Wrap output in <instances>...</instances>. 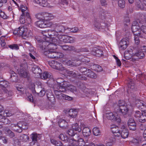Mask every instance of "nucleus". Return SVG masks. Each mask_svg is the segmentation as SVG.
Segmentation results:
<instances>
[{
  "label": "nucleus",
  "instance_id": "9d476101",
  "mask_svg": "<svg viewBox=\"0 0 146 146\" xmlns=\"http://www.w3.org/2000/svg\"><path fill=\"white\" fill-rule=\"evenodd\" d=\"M56 85L54 86V92L56 96V97L58 96L61 92H64L66 91V89L64 87L58 86L56 87Z\"/></svg>",
  "mask_w": 146,
  "mask_h": 146
},
{
  "label": "nucleus",
  "instance_id": "423d86ee",
  "mask_svg": "<svg viewBox=\"0 0 146 146\" xmlns=\"http://www.w3.org/2000/svg\"><path fill=\"white\" fill-rule=\"evenodd\" d=\"M50 27L56 30L57 33H65L66 31V27L62 25H60L57 23H50Z\"/></svg>",
  "mask_w": 146,
  "mask_h": 146
},
{
  "label": "nucleus",
  "instance_id": "5701e85b",
  "mask_svg": "<svg viewBox=\"0 0 146 146\" xmlns=\"http://www.w3.org/2000/svg\"><path fill=\"white\" fill-rule=\"evenodd\" d=\"M79 62L77 60H68L66 62V64L68 66H79L80 63H79Z\"/></svg>",
  "mask_w": 146,
  "mask_h": 146
},
{
  "label": "nucleus",
  "instance_id": "de8ad7c7",
  "mask_svg": "<svg viewBox=\"0 0 146 146\" xmlns=\"http://www.w3.org/2000/svg\"><path fill=\"white\" fill-rule=\"evenodd\" d=\"M72 129L75 131H77L80 132L81 131L82 129L80 127L77 123L73 124L72 126Z\"/></svg>",
  "mask_w": 146,
  "mask_h": 146
},
{
  "label": "nucleus",
  "instance_id": "7c9ffc66",
  "mask_svg": "<svg viewBox=\"0 0 146 146\" xmlns=\"http://www.w3.org/2000/svg\"><path fill=\"white\" fill-rule=\"evenodd\" d=\"M68 124V123L63 119H60L58 121V125L60 127L66 128Z\"/></svg>",
  "mask_w": 146,
  "mask_h": 146
},
{
  "label": "nucleus",
  "instance_id": "052dcab7",
  "mask_svg": "<svg viewBox=\"0 0 146 146\" xmlns=\"http://www.w3.org/2000/svg\"><path fill=\"white\" fill-rule=\"evenodd\" d=\"M9 47L12 49L18 50L19 49V47L17 44H13L12 45H9Z\"/></svg>",
  "mask_w": 146,
  "mask_h": 146
},
{
  "label": "nucleus",
  "instance_id": "8fccbe9b",
  "mask_svg": "<svg viewBox=\"0 0 146 146\" xmlns=\"http://www.w3.org/2000/svg\"><path fill=\"white\" fill-rule=\"evenodd\" d=\"M118 5L121 8L124 7L125 5V0H118Z\"/></svg>",
  "mask_w": 146,
  "mask_h": 146
},
{
  "label": "nucleus",
  "instance_id": "0eeeda50",
  "mask_svg": "<svg viewBox=\"0 0 146 146\" xmlns=\"http://www.w3.org/2000/svg\"><path fill=\"white\" fill-rule=\"evenodd\" d=\"M66 74L68 75L72 76L73 78H77L82 80H86V78L85 77L81 76L80 74H79L76 71H70L66 70L65 71Z\"/></svg>",
  "mask_w": 146,
  "mask_h": 146
},
{
  "label": "nucleus",
  "instance_id": "c03bdc74",
  "mask_svg": "<svg viewBox=\"0 0 146 146\" xmlns=\"http://www.w3.org/2000/svg\"><path fill=\"white\" fill-rule=\"evenodd\" d=\"M51 142L53 144L56 146H62V143L60 141H57L55 139H51Z\"/></svg>",
  "mask_w": 146,
  "mask_h": 146
},
{
  "label": "nucleus",
  "instance_id": "f8f14e48",
  "mask_svg": "<svg viewBox=\"0 0 146 146\" xmlns=\"http://www.w3.org/2000/svg\"><path fill=\"white\" fill-rule=\"evenodd\" d=\"M3 130L4 133L10 138H12L15 137V135L14 133L8 127H3Z\"/></svg>",
  "mask_w": 146,
  "mask_h": 146
},
{
  "label": "nucleus",
  "instance_id": "a18cd8bd",
  "mask_svg": "<svg viewBox=\"0 0 146 146\" xmlns=\"http://www.w3.org/2000/svg\"><path fill=\"white\" fill-rule=\"evenodd\" d=\"M9 85V83L8 82L5 80H4L0 81V86L1 87L6 89Z\"/></svg>",
  "mask_w": 146,
  "mask_h": 146
},
{
  "label": "nucleus",
  "instance_id": "774afa93",
  "mask_svg": "<svg viewBox=\"0 0 146 146\" xmlns=\"http://www.w3.org/2000/svg\"><path fill=\"white\" fill-rule=\"evenodd\" d=\"M141 31L143 33L146 34V25H143L141 28Z\"/></svg>",
  "mask_w": 146,
  "mask_h": 146
},
{
  "label": "nucleus",
  "instance_id": "09e8293b",
  "mask_svg": "<svg viewBox=\"0 0 146 146\" xmlns=\"http://www.w3.org/2000/svg\"><path fill=\"white\" fill-rule=\"evenodd\" d=\"M94 134L96 136H98L100 134V131L98 128L95 127L93 129Z\"/></svg>",
  "mask_w": 146,
  "mask_h": 146
},
{
  "label": "nucleus",
  "instance_id": "bb28decb",
  "mask_svg": "<svg viewBox=\"0 0 146 146\" xmlns=\"http://www.w3.org/2000/svg\"><path fill=\"white\" fill-rule=\"evenodd\" d=\"M82 133L83 134L84 137H88L90 135L91 131L89 128L86 127L83 129Z\"/></svg>",
  "mask_w": 146,
  "mask_h": 146
},
{
  "label": "nucleus",
  "instance_id": "a19ab883",
  "mask_svg": "<svg viewBox=\"0 0 146 146\" xmlns=\"http://www.w3.org/2000/svg\"><path fill=\"white\" fill-rule=\"evenodd\" d=\"M27 18L25 16V15H23L22 14L20 17V18L19 19V21L20 23L21 24H23L25 23H27L30 24L31 22L28 23H27Z\"/></svg>",
  "mask_w": 146,
  "mask_h": 146
},
{
  "label": "nucleus",
  "instance_id": "603ef678",
  "mask_svg": "<svg viewBox=\"0 0 146 146\" xmlns=\"http://www.w3.org/2000/svg\"><path fill=\"white\" fill-rule=\"evenodd\" d=\"M75 144L76 145H78L79 146H84L85 145V143L83 139L81 138L78 141H77V142Z\"/></svg>",
  "mask_w": 146,
  "mask_h": 146
},
{
  "label": "nucleus",
  "instance_id": "6e6d98bb",
  "mask_svg": "<svg viewBox=\"0 0 146 146\" xmlns=\"http://www.w3.org/2000/svg\"><path fill=\"white\" fill-rule=\"evenodd\" d=\"M43 12L39 13L35 15L36 17L38 19L43 20Z\"/></svg>",
  "mask_w": 146,
  "mask_h": 146
},
{
  "label": "nucleus",
  "instance_id": "e2e57ef3",
  "mask_svg": "<svg viewBox=\"0 0 146 146\" xmlns=\"http://www.w3.org/2000/svg\"><path fill=\"white\" fill-rule=\"evenodd\" d=\"M29 146H39L38 142L31 141L29 143Z\"/></svg>",
  "mask_w": 146,
  "mask_h": 146
},
{
  "label": "nucleus",
  "instance_id": "393cba45",
  "mask_svg": "<svg viewBox=\"0 0 146 146\" xmlns=\"http://www.w3.org/2000/svg\"><path fill=\"white\" fill-rule=\"evenodd\" d=\"M51 30H48L47 31H42L41 32V33L42 35V36H42V37L44 39V41H46V40L45 39H46V38L49 37L48 36V35L49 36H52V34H50L49 33L51 32Z\"/></svg>",
  "mask_w": 146,
  "mask_h": 146
},
{
  "label": "nucleus",
  "instance_id": "58836bf2",
  "mask_svg": "<svg viewBox=\"0 0 146 146\" xmlns=\"http://www.w3.org/2000/svg\"><path fill=\"white\" fill-rule=\"evenodd\" d=\"M134 35V40L135 41V43L137 45L139 44L140 41L139 39V36L140 37L143 38L145 37L144 35L141 34L140 35Z\"/></svg>",
  "mask_w": 146,
  "mask_h": 146
},
{
  "label": "nucleus",
  "instance_id": "49530a36",
  "mask_svg": "<svg viewBox=\"0 0 146 146\" xmlns=\"http://www.w3.org/2000/svg\"><path fill=\"white\" fill-rule=\"evenodd\" d=\"M60 139L66 142H69V140L70 139H68L67 136L64 135L63 134H61L59 136Z\"/></svg>",
  "mask_w": 146,
  "mask_h": 146
},
{
  "label": "nucleus",
  "instance_id": "f704fd0d",
  "mask_svg": "<svg viewBox=\"0 0 146 146\" xmlns=\"http://www.w3.org/2000/svg\"><path fill=\"white\" fill-rule=\"evenodd\" d=\"M39 135H38L36 133H33L31 134L30 135L31 139H32V141L38 142L37 141L38 139H40L38 136Z\"/></svg>",
  "mask_w": 146,
  "mask_h": 146
},
{
  "label": "nucleus",
  "instance_id": "69168bd1",
  "mask_svg": "<svg viewBox=\"0 0 146 146\" xmlns=\"http://www.w3.org/2000/svg\"><path fill=\"white\" fill-rule=\"evenodd\" d=\"M64 96H65V94H64L63 93H61L60 94H59V95L57 96L56 98L59 100H60L62 99H64Z\"/></svg>",
  "mask_w": 146,
  "mask_h": 146
},
{
  "label": "nucleus",
  "instance_id": "dca6fc26",
  "mask_svg": "<svg viewBox=\"0 0 146 146\" xmlns=\"http://www.w3.org/2000/svg\"><path fill=\"white\" fill-rule=\"evenodd\" d=\"M26 66L25 64H23L20 65V70L19 72V74L20 75L24 78H26L27 77V72L26 69L24 68Z\"/></svg>",
  "mask_w": 146,
  "mask_h": 146
},
{
  "label": "nucleus",
  "instance_id": "aec40b11",
  "mask_svg": "<svg viewBox=\"0 0 146 146\" xmlns=\"http://www.w3.org/2000/svg\"><path fill=\"white\" fill-rule=\"evenodd\" d=\"M115 110L119 113H121L124 115L127 114L129 109L126 106H124L121 107L120 108L116 109Z\"/></svg>",
  "mask_w": 146,
  "mask_h": 146
},
{
  "label": "nucleus",
  "instance_id": "9b49d317",
  "mask_svg": "<svg viewBox=\"0 0 146 146\" xmlns=\"http://www.w3.org/2000/svg\"><path fill=\"white\" fill-rule=\"evenodd\" d=\"M17 127H19V129L17 127L15 129V131L18 133H21L23 129H27L28 128V125L27 123L24 122H20L18 123Z\"/></svg>",
  "mask_w": 146,
  "mask_h": 146
},
{
  "label": "nucleus",
  "instance_id": "c756f323",
  "mask_svg": "<svg viewBox=\"0 0 146 146\" xmlns=\"http://www.w3.org/2000/svg\"><path fill=\"white\" fill-rule=\"evenodd\" d=\"M120 135L121 137L125 139L127 138L129 135V132L128 130L124 128L121 131V133H120Z\"/></svg>",
  "mask_w": 146,
  "mask_h": 146
},
{
  "label": "nucleus",
  "instance_id": "0e129e2a",
  "mask_svg": "<svg viewBox=\"0 0 146 146\" xmlns=\"http://www.w3.org/2000/svg\"><path fill=\"white\" fill-rule=\"evenodd\" d=\"M114 56L116 60L117 65L118 66H120L121 65V63L120 60L115 56Z\"/></svg>",
  "mask_w": 146,
  "mask_h": 146
},
{
  "label": "nucleus",
  "instance_id": "20e7f679",
  "mask_svg": "<svg viewBox=\"0 0 146 146\" xmlns=\"http://www.w3.org/2000/svg\"><path fill=\"white\" fill-rule=\"evenodd\" d=\"M144 52H146V46H143L141 47V50H137L133 55L132 59H141L145 56Z\"/></svg>",
  "mask_w": 146,
  "mask_h": 146
},
{
  "label": "nucleus",
  "instance_id": "4c0bfd02",
  "mask_svg": "<svg viewBox=\"0 0 146 146\" xmlns=\"http://www.w3.org/2000/svg\"><path fill=\"white\" fill-rule=\"evenodd\" d=\"M48 100L54 103L55 101V98L51 92H49L46 94Z\"/></svg>",
  "mask_w": 146,
  "mask_h": 146
},
{
  "label": "nucleus",
  "instance_id": "6e6552de",
  "mask_svg": "<svg viewBox=\"0 0 146 146\" xmlns=\"http://www.w3.org/2000/svg\"><path fill=\"white\" fill-rule=\"evenodd\" d=\"M21 8L22 12V14L23 15H25L27 18V21L28 23L31 22V19L30 14L28 12L27 7L25 5H22L21 6Z\"/></svg>",
  "mask_w": 146,
  "mask_h": 146
},
{
  "label": "nucleus",
  "instance_id": "864d4df0",
  "mask_svg": "<svg viewBox=\"0 0 146 146\" xmlns=\"http://www.w3.org/2000/svg\"><path fill=\"white\" fill-rule=\"evenodd\" d=\"M67 88H68V89L71 92H76L77 91L76 87L72 85H70L69 86H68L67 85Z\"/></svg>",
  "mask_w": 146,
  "mask_h": 146
},
{
  "label": "nucleus",
  "instance_id": "79ce46f5",
  "mask_svg": "<svg viewBox=\"0 0 146 146\" xmlns=\"http://www.w3.org/2000/svg\"><path fill=\"white\" fill-rule=\"evenodd\" d=\"M92 66V69L97 72H101L102 70V68L101 66L97 64H93Z\"/></svg>",
  "mask_w": 146,
  "mask_h": 146
},
{
  "label": "nucleus",
  "instance_id": "b1692460",
  "mask_svg": "<svg viewBox=\"0 0 146 146\" xmlns=\"http://www.w3.org/2000/svg\"><path fill=\"white\" fill-rule=\"evenodd\" d=\"M136 5L137 7L141 10H143L145 6V3L141 2L140 0H136Z\"/></svg>",
  "mask_w": 146,
  "mask_h": 146
},
{
  "label": "nucleus",
  "instance_id": "4468645a",
  "mask_svg": "<svg viewBox=\"0 0 146 146\" xmlns=\"http://www.w3.org/2000/svg\"><path fill=\"white\" fill-rule=\"evenodd\" d=\"M51 22H49L47 23H44L43 21H36L35 24L36 25L40 28H46V27H50L51 24L50 23Z\"/></svg>",
  "mask_w": 146,
  "mask_h": 146
},
{
  "label": "nucleus",
  "instance_id": "cd10ccee",
  "mask_svg": "<svg viewBox=\"0 0 146 146\" xmlns=\"http://www.w3.org/2000/svg\"><path fill=\"white\" fill-rule=\"evenodd\" d=\"M32 70L34 74H39L40 75L41 73L42 70L39 67L36 65H34L32 68Z\"/></svg>",
  "mask_w": 146,
  "mask_h": 146
},
{
  "label": "nucleus",
  "instance_id": "f03ea898",
  "mask_svg": "<svg viewBox=\"0 0 146 146\" xmlns=\"http://www.w3.org/2000/svg\"><path fill=\"white\" fill-rule=\"evenodd\" d=\"M13 33L15 35L21 36L24 39H26L31 36V31L25 27H19L15 29Z\"/></svg>",
  "mask_w": 146,
  "mask_h": 146
},
{
  "label": "nucleus",
  "instance_id": "680f3d73",
  "mask_svg": "<svg viewBox=\"0 0 146 146\" xmlns=\"http://www.w3.org/2000/svg\"><path fill=\"white\" fill-rule=\"evenodd\" d=\"M67 133L70 136H73L74 135V131L73 129H70L68 130L67 132Z\"/></svg>",
  "mask_w": 146,
  "mask_h": 146
},
{
  "label": "nucleus",
  "instance_id": "a211bd4d",
  "mask_svg": "<svg viewBox=\"0 0 146 146\" xmlns=\"http://www.w3.org/2000/svg\"><path fill=\"white\" fill-rule=\"evenodd\" d=\"M111 130L112 133L114 134L115 137H119L120 135V132L119 128L117 126L113 125L111 126Z\"/></svg>",
  "mask_w": 146,
  "mask_h": 146
},
{
  "label": "nucleus",
  "instance_id": "412c9836",
  "mask_svg": "<svg viewBox=\"0 0 146 146\" xmlns=\"http://www.w3.org/2000/svg\"><path fill=\"white\" fill-rule=\"evenodd\" d=\"M56 82L58 84L54 85H56V87L59 86L64 87L65 88H66L67 87V85L66 84L67 82H64L62 78H59L57 79Z\"/></svg>",
  "mask_w": 146,
  "mask_h": 146
},
{
  "label": "nucleus",
  "instance_id": "f257e3e1",
  "mask_svg": "<svg viewBox=\"0 0 146 146\" xmlns=\"http://www.w3.org/2000/svg\"><path fill=\"white\" fill-rule=\"evenodd\" d=\"M42 40V39L38 38V43L37 46L42 50H48L55 51L57 48V45L62 44L63 43H73L75 40L74 37L66 35H58L56 38H50L47 37Z\"/></svg>",
  "mask_w": 146,
  "mask_h": 146
},
{
  "label": "nucleus",
  "instance_id": "f3484780",
  "mask_svg": "<svg viewBox=\"0 0 146 146\" xmlns=\"http://www.w3.org/2000/svg\"><path fill=\"white\" fill-rule=\"evenodd\" d=\"M129 44V41L128 39L123 38L120 42L119 46L121 49L124 50L126 49Z\"/></svg>",
  "mask_w": 146,
  "mask_h": 146
},
{
  "label": "nucleus",
  "instance_id": "4be33fe9",
  "mask_svg": "<svg viewBox=\"0 0 146 146\" xmlns=\"http://www.w3.org/2000/svg\"><path fill=\"white\" fill-rule=\"evenodd\" d=\"M53 62L54 64L52 66V68L58 70H64V68L61 63L57 61H54Z\"/></svg>",
  "mask_w": 146,
  "mask_h": 146
},
{
  "label": "nucleus",
  "instance_id": "ea45409f",
  "mask_svg": "<svg viewBox=\"0 0 146 146\" xmlns=\"http://www.w3.org/2000/svg\"><path fill=\"white\" fill-rule=\"evenodd\" d=\"M77 112L76 110L70 109L69 111V114L72 117L75 118L77 116Z\"/></svg>",
  "mask_w": 146,
  "mask_h": 146
},
{
  "label": "nucleus",
  "instance_id": "473e14b6",
  "mask_svg": "<svg viewBox=\"0 0 146 146\" xmlns=\"http://www.w3.org/2000/svg\"><path fill=\"white\" fill-rule=\"evenodd\" d=\"M4 91L5 92V95L7 96V97H10L9 98H8V100L11 99V97L13 94V93L12 91L10 90L6 89L4 90Z\"/></svg>",
  "mask_w": 146,
  "mask_h": 146
},
{
  "label": "nucleus",
  "instance_id": "c9c22d12",
  "mask_svg": "<svg viewBox=\"0 0 146 146\" xmlns=\"http://www.w3.org/2000/svg\"><path fill=\"white\" fill-rule=\"evenodd\" d=\"M62 44L58 45L60 46L62 49L65 50H71L74 49V47L73 46H69L67 45H62Z\"/></svg>",
  "mask_w": 146,
  "mask_h": 146
},
{
  "label": "nucleus",
  "instance_id": "338daca9",
  "mask_svg": "<svg viewBox=\"0 0 146 146\" xmlns=\"http://www.w3.org/2000/svg\"><path fill=\"white\" fill-rule=\"evenodd\" d=\"M45 91L44 89H42L38 93L39 95L41 97L43 96L45 94Z\"/></svg>",
  "mask_w": 146,
  "mask_h": 146
},
{
  "label": "nucleus",
  "instance_id": "c85d7f7f",
  "mask_svg": "<svg viewBox=\"0 0 146 146\" xmlns=\"http://www.w3.org/2000/svg\"><path fill=\"white\" fill-rule=\"evenodd\" d=\"M139 121L141 123L146 121V110H144L142 113L141 116L139 119Z\"/></svg>",
  "mask_w": 146,
  "mask_h": 146
},
{
  "label": "nucleus",
  "instance_id": "ddd939ff",
  "mask_svg": "<svg viewBox=\"0 0 146 146\" xmlns=\"http://www.w3.org/2000/svg\"><path fill=\"white\" fill-rule=\"evenodd\" d=\"M128 89L127 92H132L136 90V88L135 86V84L134 81L130 80L127 84Z\"/></svg>",
  "mask_w": 146,
  "mask_h": 146
},
{
  "label": "nucleus",
  "instance_id": "3c124183",
  "mask_svg": "<svg viewBox=\"0 0 146 146\" xmlns=\"http://www.w3.org/2000/svg\"><path fill=\"white\" fill-rule=\"evenodd\" d=\"M126 104L123 100H120L119 101L118 105L117 106V108L116 109L120 108L121 107H124V106H126Z\"/></svg>",
  "mask_w": 146,
  "mask_h": 146
},
{
  "label": "nucleus",
  "instance_id": "5fc2aeb1",
  "mask_svg": "<svg viewBox=\"0 0 146 146\" xmlns=\"http://www.w3.org/2000/svg\"><path fill=\"white\" fill-rule=\"evenodd\" d=\"M13 72H14V73L12 74L11 76L10 79L11 81L12 82H15L17 80V74Z\"/></svg>",
  "mask_w": 146,
  "mask_h": 146
},
{
  "label": "nucleus",
  "instance_id": "2f4dec72",
  "mask_svg": "<svg viewBox=\"0 0 146 146\" xmlns=\"http://www.w3.org/2000/svg\"><path fill=\"white\" fill-rule=\"evenodd\" d=\"M42 79H45L47 78H51V74L48 72H45L40 75Z\"/></svg>",
  "mask_w": 146,
  "mask_h": 146
},
{
  "label": "nucleus",
  "instance_id": "13d9d810",
  "mask_svg": "<svg viewBox=\"0 0 146 146\" xmlns=\"http://www.w3.org/2000/svg\"><path fill=\"white\" fill-rule=\"evenodd\" d=\"M124 57L125 59L127 60H129L132 57L131 56L130 54V53L128 51H125L124 54ZM133 56H132V57Z\"/></svg>",
  "mask_w": 146,
  "mask_h": 146
},
{
  "label": "nucleus",
  "instance_id": "a878e982",
  "mask_svg": "<svg viewBox=\"0 0 146 146\" xmlns=\"http://www.w3.org/2000/svg\"><path fill=\"white\" fill-rule=\"evenodd\" d=\"M84 74L86 75L88 77L92 78H95L97 77L96 74L89 69H88L87 72Z\"/></svg>",
  "mask_w": 146,
  "mask_h": 146
},
{
  "label": "nucleus",
  "instance_id": "72a5a7b5",
  "mask_svg": "<svg viewBox=\"0 0 146 146\" xmlns=\"http://www.w3.org/2000/svg\"><path fill=\"white\" fill-rule=\"evenodd\" d=\"M29 139V136L26 134H22L20 137L19 140L21 141L26 142Z\"/></svg>",
  "mask_w": 146,
  "mask_h": 146
},
{
  "label": "nucleus",
  "instance_id": "bf43d9fd",
  "mask_svg": "<svg viewBox=\"0 0 146 146\" xmlns=\"http://www.w3.org/2000/svg\"><path fill=\"white\" fill-rule=\"evenodd\" d=\"M27 99L28 100L31 102H33L34 100L33 96L31 94L28 93L27 94Z\"/></svg>",
  "mask_w": 146,
  "mask_h": 146
},
{
  "label": "nucleus",
  "instance_id": "4d7b16f0",
  "mask_svg": "<svg viewBox=\"0 0 146 146\" xmlns=\"http://www.w3.org/2000/svg\"><path fill=\"white\" fill-rule=\"evenodd\" d=\"M105 12L104 10L100 8L99 10L98 14L100 17L101 18L104 17Z\"/></svg>",
  "mask_w": 146,
  "mask_h": 146
},
{
  "label": "nucleus",
  "instance_id": "39448f33",
  "mask_svg": "<svg viewBox=\"0 0 146 146\" xmlns=\"http://www.w3.org/2000/svg\"><path fill=\"white\" fill-rule=\"evenodd\" d=\"M131 29L134 35H140L143 34L141 31L139 23L136 21H134L132 24Z\"/></svg>",
  "mask_w": 146,
  "mask_h": 146
},
{
  "label": "nucleus",
  "instance_id": "37998d69",
  "mask_svg": "<svg viewBox=\"0 0 146 146\" xmlns=\"http://www.w3.org/2000/svg\"><path fill=\"white\" fill-rule=\"evenodd\" d=\"M43 13L44 20H49L51 19L52 15L51 14L46 12H43Z\"/></svg>",
  "mask_w": 146,
  "mask_h": 146
},
{
  "label": "nucleus",
  "instance_id": "1a4fd4ad",
  "mask_svg": "<svg viewBox=\"0 0 146 146\" xmlns=\"http://www.w3.org/2000/svg\"><path fill=\"white\" fill-rule=\"evenodd\" d=\"M127 124L130 130L135 131L136 129V124L133 117H130L129 118Z\"/></svg>",
  "mask_w": 146,
  "mask_h": 146
},
{
  "label": "nucleus",
  "instance_id": "6ab92c4d",
  "mask_svg": "<svg viewBox=\"0 0 146 146\" xmlns=\"http://www.w3.org/2000/svg\"><path fill=\"white\" fill-rule=\"evenodd\" d=\"M44 55L48 57L51 58H55L56 54L55 51L48 50L47 51L43 50Z\"/></svg>",
  "mask_w": 146,
  "mask_h": 146
},
{
  "label": "nucleus",
  "instance_id": "2eb2a0df",
  "mask_svg": "<svg viewBox=\"0 0 146 146\" xmlns=\"http://www.w3.org/2000/svg\"><path fill=\"white\" fill-rule=\"evenodd\" d=\"M73 136V138L69 140V143L71 145H69V146H75L76 143L81 139L78 135L77 134H74Z\"/></svg>",
  "mask_w": 146,
  "mask_h": 146
},
{
  "label": "nucleus",
  "instance_id": "e433bc0d",
  "mask_svg": "<svg viewBox=\"0 0 146 146\" xmlns=\"http://www.w3.org/2000/svg\"><path fill=\"white\" fill-rule=\"evenodd\" d=\"M93 51L96 53L95 55L97 56L100 57L103 54V50L102 49L96 48L94 49Z\"/></svg>",
  "mask_w": 146,
  "mask_h": 146
},
{
  "label": "nucleus",
  "instance_id": "7ed1b4c3",
  "mask_svg": "<svg viewBox=\"0 0 146 146\" xmlns=\"http://www.w3.org/2000/svg\"><path fill=\"white\" fill-rule=\"evenodd\" d=\"M106 117L107 119L113 121H116L119 123L121 120L119 116L115 113H107L106 114Z\"/></svg>",
  "mask_w": 146,
  "mask_h": 146
}]
</instances>
